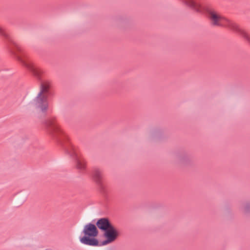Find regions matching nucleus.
I'll list each match as a JSON object with an SVG mask.
<instances>
[{
    "label": "nucleus",
    "mask_w": 250,
    "mask_h": 250,
    "mask_svg": "<svg viewBox=\"0 0 250 250\" xmlns=\"http://www.w3.org/2000/svg\"><path fill=\"white\" fill-rule=\"evenodd\" d=\"M174 159L180 164L187 166L191 164L193 156L188 151L182 149L174 154Z\"/></svg>",
    "instance_id": "obj_6"
},
{
    "label": "nucleus",
    "mask_w": 250,
    "mask_h": 250,
    "mask_svg": "<svg viewBox=\"0 0 250 250\" xmlns=\"http://www.w3.org/2000/svg\"><path fill=\"white\" fill-rule=\"evenodd\" d=\"M121 21H123V22L124 21L122 20V19H121Z\"/></svg>",
    "instance_id": "obj_11"
},
{
    "label": "nucleus",
    "mask_w": 250,
    "mask_h": 250,
    "mask_svg": "<svg viewBox=\"0 0 250 250\" xmlns=\"http://www.w3.org/2000/svg\"><path fill=\"white\" fill-rule=\"evenodd\" d=\"M120 235L119 230L114 226H112L108 229L104 233L105 240L102 242L99 246H104L115 241Z\"/></svg>",
    "instance_id": "obj_7"
},
{
    "label": "nucleus",
    "mask_w": 250,
    "mask_h": 250,
    "mask_svg": "<svg viewBox=\"0 0 250 250\" xmlns=\"http://www.w3.org/2000/svg\"><path fill=\"white\" fill-rule=\"evenodd\" d=\"M113 225V224L107 217L101 218L98 219L96 223L97 229L98 228L104 232Z\"/></svg>",
    "instance_id": "obj_8"
},
{
    "label": "nucleus",
    "mask_w": 250,
    "mask_h": 250,
    "mask_svg": "<svg viewBox=\"0 0 250 250\" xmlns=\"http://www.w3.org/2000/svg\"><path fill=\"white\" fill-rule=\"evenodd\" d=\"M0 36L3 38L9 51L40 82V92L31 104L42 112H46L48 108V98L53 96L54 93L51 82L48 80H42L45 76V72L28 60L22 49L13 40L9 32L5 28L0 26Z\"/></svg>",
    "instance_id": "obj_1"
},
{
    "label": "nucleus",
    "mask_w": 250,
    "mask_h": 250,
    "mask_svg": "<svg viewBox=\"0 0 250 250\" xmlns=\"http://www.w3.org/2000/svg\"><path fill=\"white\" fill-rule=\"evenodd\" d=\"M82 233L84 234L83 236L80 237V241L82 244L91 246H99L98 240L95 238L99 233L96 225L91 223L87 224Z\"/></svg>",
    "instance_id": "obj_4"
},
{
    "label": "nucleus",
    "mask_w": 250,
    "mask_h": 250,
    "mask_svg": "<svg viewBox=\"0 0 250 250\" xmlns=\"http://www.w3.org/2000/svg\"><path fill=\"white\" fill-rule=\"evenodd\" d=\"M239 210L245 215H250V200L242 202L239 206Z\"/></svg>",
    "instance_id": "obj_9"
},
{
    "label": "nucleus",
    "mask_w": 250,
    "mask_h": 250,
    "mask_svg": "<svg viewBox=\"0 0 250 250\" xmlns=\"http://www.w3.org/2000/svg\"><path fill=\"white\" fill-rule=\"evenodd\" d=\"M90 175L97 185L100 194L104 199L107 200L109 196V189L104 183V175L103 169L99 167H94L91 171Z\"/></svg>",
    "instance_id": "obj_5"
},
{
    "label": "nucleus",
    "mask_w": 250,
    "mask_h": 250,
    "mask_svg": "<svg viewBox=\"0 0 250 250\" xmlns=\"http://www.w3.org/2000/svg\"><path fill=\"white\" fill-rule=\"evenodd\" d=\"M47 133L61 146L65 152L74 161L77 169L80 172H85L86 165L83 158L79 156L69 143L67 137L60 128L54 117H47L43 122Z\"/></svg>",
    "instance_id": "obj_2"
},
{
    "label": "nucleus",
    "mask_w": 250,
    "mask_h": 250,
    "mask_svg": "<svg viewBox=\"0 0 250 250\" xmlns=\"http://www.w3.org/2000/svg\"><path fill=\"white\" fill-rule=\"evenodd\" d=\"M196 7L197 8H194L193 10L197 12L205 14L209 19L211 25L227 27L242 36L250 44V37L244 30L240 28L236 23L222 16L212 8L205 5L202 0Z\"/></svg>",
    "instance_id": "obj_3"
},
{
    "label": "nucleus",
    "mask_w": 250,
    "mask_h": 250,
    "mask_svg": "<svg viewBox=\"0 0 250 250\" xmlns=\"http://www.w3.org/2000/svg\"><path fill=\"white\" fill-rule=\"evenodd\" d=\"M163 133V130L160 128H155L149 132V136L152 138L160 139Z\"/></svg>",
    "instance_id": "obj_10"
}]
</instances>
